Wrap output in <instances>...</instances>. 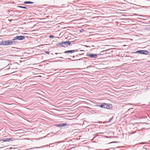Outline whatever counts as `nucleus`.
Masks as SVG:
<instances>
[{"mask_svg": "<svg viewBox=\"0 0 150 150\" xmlns=\"http://www.w3.org/2000/svg\"><path fill=\"white\" fill-rule=\"evenodd\" d=\"M133 53H139L140 54H144L145 55H147L149 54V52L147 50H140L136 51L135 52H132Z\"/></svg>", "mask_w": 150, "mask_h": 150, "instance_id": "1", "label": "nucleus"}, {"mask_svg": "<svg viewBox=\"0 0 150 150\" xmlns=\"http://www.w3.org/2000/svg\"><path fill=\"white\" fill-rule=\"evenodd\" d=\"M55 126L57 127H64L65 126H67V127H68L69 125L67 123H59V124H57L55 125Z\"/></svg>", "mask_w": 150, "mask_h": 150, "instance_id": "2", "label": "nucleus"}, {"mask_svg": "<svg viewBox=\"0 0 150 150\" xmlns=\"http://www.w3.org/2000/svg\"><path fill=\"white\" fill-rule=\"evenodd\" d=\"M86 56L91 58H97V54H96L88 53L86 54Z\"/></svg>", "mask_w": 150, "mask_h": 150, "instance_id": "3", "label": "nucleus"}, {"mask_svg": "<svg viewBox=\"0 0 150 150\" xmlns=\"http://www.w3.org/2000/svg\"><path fill=\"white\" fill-rule=\"evenodd\" d=\"M25 38V37L23 36L20 35L16 36L13 38V40H23Z\"/></svg>", "mask_w": 150, "mask_h": 150, "instance_id": "4", "label": "nucleus"}, {"mask_svg": "<svg viewBox=\"0 0 150 150\" xmlns=\"http://www.w3.org/2000/svg\"><path fill=\"white\" fill-rule=\"evenodd\" d=\"M71 44V42L69 41L63 42V47H67L69 45Z\"/></svg>", "mask_w": 150, "mask_h": 150, "instance_id": "5", "label": "nucleus"}, {"mask_svg": "<svg viewBox=\"0 0 150 150\" xmlns=\"http://www.w3.org/2000/svg\"><path fill=\"white\" fill-rule=\"evenodd\" d=\"M112 105L111 104L106 103L105 108L111 110L112 109Z\"/></svg>", "mask_w": 150, "mask_h": 150, "instance_id": "6", "label": "nucleus"}, {"mask_svg": "<svg viewBox=\"0 0 150 150\" xmlns=\"http://www.w3.org/2000/svg\"><path fill=\"white\" fill-rule=\"evenodd\" d=\"M8 41L9 42V45L14 44H15L16 42L15 40H13V38L11 40H8Z\"/></svg>", "mask_w": 150, "mask_h": 150, "instance_id": "7", "label": "nucleus"}, {"mask_svg": "<svg viewBox=\"0 0 150 150\" xmlns=\"http://www.w3.org/2000/svg\"><path fill=\"white\" fill-rule=\"evenodd\" d=\"M74 52V51L73 50H67L65 51L64 53L65 54L69 53H72Z\"/></svg>", "mask_w": 150, "mask_h": 150, "instance_id": "8", "label": "nucleus"}, {"mask_svg": "<svg viewBox=\"0 0 150 150\" xmlns=\"http://www.w3.org/2000/svg\"><path fill=\"white\" fill-rule=\"evenodd\" d=\"M105 105H106V103H101V104L100 105V107L101 108H105Z\"/></svg>", "mask_w": 150, "mask_h": 150, "instance_id": "9", "label": "nucleus"}, {"mask_svg": "<svg viewBox=\"0 0 150 150\" xmlns=\"http://www.w3.org/2000/svg\"><path fill=\"white\" fill-rule=\"evenodd\" d=\"M34 2L30 1H25L24 2V4H33Z\"/></svg>", "mask_w": 150, "mask_h": 150, "instance_id": "10", "label": "nucleus"}, {"mask_svg": "<svg viewBox=\"0 0 150 150\" xmlns=\"http://www.w3.org/2000/svg\"><path fill=\"white\" fill-rule=\"evenodd\" d=\"M63 42H61L58 43L56 44V45L57 46H59V45L63 47Z\"/></svg>", "mask_w": 150, "mask_h": 150, "instance_id": "11", "label": "nucleus"}, {"mask_svg": "<svg viewBox=\"0 0 150 150\" xmlns=\"http://www.w3.org/2000/svg\"><path fill=\"white\" fill-rule=\"evenodd\" d=\"M4 41V45H9V41L8 40Z\"/></svg>", "mask_w": 150, "mask_h": 150, "instance_id": "12", "label": "nucleus"}, {"mask_svg": "<svg viewBox=\"0 0 150 150\" xmlns=\"http://www.w3.org/2000/svg\"><path fill=\"white\" fill-rule=\"evenodd\" d=\"M17 7L24 9H28V8H26L25 6H17Z\"/></svg>", "mask_w": 150, "mask_h": 150, "instance_id": "13", "label": "nucleus"}, {"mask_svg": "<svg viewBox=\"0 0 150 150\" xmlns=\"http://www.w3.org/2000/svg\"><path fill=\"white\" fill-rule=\"evenodd\" d=\"M1 140L3 141L4 142L8 141V138L3 139Z\"/></svg>", "mask_w": 150, "mask_h": 150, "instance_id": "14", "label": "nucleus"}, {"mask_svg": "<svg viewBox=\"0 0 150 150\" xmlns=\"http://www.w3.org/2000/svg\"><path fill=\"white\" fill-rule=\"evenodd\" d=\"M4 45V41H2L0 42V45Z\"/></svg>", "mask_w": 150, "mask_h": 150, "instance_id": "15", "label": "nucleus"}, {"mask_svg": "<svg viewBox=\"0 0 150 150\" xmlns=\"http://www.w3.org/2000/svg\"><path fill=\"white\" fill-rule=\"evenodd\" d=\"M83 54H84V53H81V54H77V55L76 56V57H78V56H80V55H83Z\"/></svg>", "mask_w": 150, "mask_h": 150, "instance_id": "16", "label": "nucleus"}, {"mask_svg": "<svg viewBox=\"0 0 150 150\" xmlns=\"http://www.w3.org/2000/svg\"><path fill=\"white\" fill-rule=\"evenodd\" d=\"M13 138H8V142L10 141H13Z\"/></svg>", "mask_w": 150, "mask_h": 150, "instance_id": "17", "label": "nucleus"}, {"mask_svg": "<svg viewBox=\"0 0 150 150\" xmlns=\"http://www.w3.org/2000/svg\"><path fill=\"white\" fill-rule=\"evenodd\" d=\"M101 104V103H97V105H96V106H98V107H100V105Z\"/></svg>", "mask_w": 150, "mask_h": 150, "instance_id": "18", "label": "nucleus"}, {"mask_svg": "<svg viewBox=\"0 0 150 150\" xmlns=\"http://www.w3.org/2000/svg\"><path fill=\"white\" fill-rule=\"evenodd\" d=\"M49 37L50 38H52L54 37V36L53 35H50L49 36Z\"/></svg>", "mask_w": 150, "mask_h": 150, "instance_id": "19", "label": "nucleus"}, {"mask_svg": "<svg viewBox=\"0 0 150 150\" xmlns=\"http://www.w3.org/2000/svg\"><path fill=\"white\" fill-rule=\"evenodd\" d=\"M68 59H70L71 60V59H70L69 58ZM81 59H78L71 60L73 61H76L77 60H80Z\"/></svg>", "mask_w": 150, "mask_h": 150, "instance_id": "20", "label": "nucleus"}, {"mask_svg": "<svg viewBox=\"0 0 150 150\" xmlns=\"http://www.w3.org/2000/svg\"><path fill=\"white\" fill-rule=\"evenodd\" d=\"M8 67V66H7L4 68H6L5 69H9V67Z\"/></svg>", "mask_w": 150, "mask_h": 150, "instance_id": "21", "label": "nucleus"}, {"mask_svg": "<svg viewBox=\"0 0 150 150\" xmlns=\"http://www.w3.org/2000/svg\"><path fill=\"white\" fill-rule=\"evenodd\" d=\"M44 52L45 53H46V54H49V53H50V52L49 51H45Z\"/></svg>", "mask_w": 150, "mask_h": 150, "instance_id": "22", "label": "nucleus"}, {"mask_svg": "<svg viewBox=\"0 0 150 150\" xmlns=\"http://www.w3.org/2000/svg\"><path fill=\"white\" fill-rule=\"evenodd\" d=\"M80 51L81 52V53H83V52H84V51L83 50H80Z\"/></svg>", "mask_w": 150, "mask_h": 150, "instance_id": "23", "label": "nucleus"}, {"mask_svg": "<svg viewBox=\"0 0 150 150\" xmlns=\"http://www.w3.org/2000/svg\"><path fill=\"white\" fill-rule=\"evenodd\" d=\"M112 118L110 119H109V120H108V122H110L112 120Z\"/></svg>", "mask_w": 150, "mask_h": 150, "instance_id": "24", "label": "nucleus"}, {"mask_svg": "<svg viewBox=\"0 0 150 150\" xmlns=\"http://www.w3.org/2000/svg\"><path fill=\"white\" fill-rule=\"evenodd\" d=\"M73 51H74V52H76L78 51V50H73Z\"/></svg>", "mask_w": 150, "mask_h": 150, "instance_id": "25", "label": "nucleus"}, {"mask_svg": "<svg viewBox=\"0 0 150 150\" xmlns=\"http://www.w3.org/2000/svg\"><path fill=\"white\" fill-rule=\"evenodd\" d=\"M106 138H110L111 137H110V136H109V137L106 136Z\"/></svg>", "mask_w": 150, "mask_h": 150, "instance_id": "26", "label": "nucleus"}, {"mask_svg": "<svg viewBox=\"0 0 150 150\" xmlns=\"http://www.w3.org/2000/svg\"><path fill=\"white\" fill-rule=\"evenodd\" d=\"M117 142H111L110 143H117Z\"/></svg>", "mask_w": 150, "mask_h": 150, "instance_id": "27", "label": "nucleus"}, {"mask_svg": "<svg viewBox=\"0 0 150 150\" xmlns=\"http://www.w3.org/2000/svg\"><path fill=\"white\" fill-rule=\"evenodd\" d=\"M135 133V132H132L131 134H134Z\"/></svg>", "mask_w": 150, "mask_h": 150, "instance_id": "28", "label": "nucleus"}, {"mask_svg": "<svg viewBox=\"0 0 150 150\" xmlns=\"http://www.w3.org/2000/svg\"><path fill=\"white\" fill-rule=\"evenodd\" d=\"M54 143H52V144H50V145H52V144H54Z\"/></svg>", "mask_w": 150, "mask_h": 150, "instance_id": "29", "label": "nucleus"}, {"mask_svg": "<svg viewBox=\"0 0 150 150\" xmlns=\"http://www.w3.org/2000/svg\"><path fill=\"white\" fill-rule=\"evenodd\" d=\"M58 54V53H55V54Z\"/></svg>", "mask_w": 150, "mask_h": 150, "instance_id": "30", "label": "nucleus"}, {"mask_svg": "<svg viewBox=\"0 0 150 150\" xmlns=\"http://www.w3.org/2000/svg\"><path fill=\"white\" fill-rule=\"evenodd\" d=\"M60 58H62V59H63V58L62 57H59Z\"/></svg>", "mask_w": 150, "mask_h": 150, "instance_id": "31", "label": "nucleus"}, {"mask_svg": "<svg viewBox=\"0 0 150 150\" xmlns=\"http://www.w3.org/2000/svg\"><path fill=\"white\" fill-rule=\"evenodd\" d=\"M74 57H75V56H73V57H73V58H74Z\"/></svg>", "mask_w": 150, "mask_h": 150, "instance_id": "32", "label": "nucleus"}, {"mask_svg": "<svg viewBox=\"0 0 150 150\" xmlns=\"http://www.w3.org/2000/svg\"><path fill=\"white\" fill-rule=\"evenodd\" d=\"M143 124H147V123H143Z\"/></svg>", "mask_w": 150, "mask_h": 150, "instance_id": "33", "label": "nucleus"}, {"mask_svg": "<svg viewBox=\"0 0 150 150\" xmlns=\"http://www.w3.org/2000/svg\"><path fill=\"white\" fill-rule=\"evenodd\" d=\"M57 70V69H56V70H54V71H56V70Z\"/></svg>", "mask_w": 150, "mask_h": 150, "instance_id": "34", "label": "nucleus"}]
</instances>
